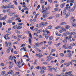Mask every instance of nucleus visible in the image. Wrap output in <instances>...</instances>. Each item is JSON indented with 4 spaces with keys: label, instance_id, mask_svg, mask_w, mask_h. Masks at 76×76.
<instances>
[{
    "label": "nucleus",
    "instance_id": "f257e3e1",
    "mask_svg": "<svg viewBox=\"0 0 76 76\" xmlns=\"http://www.w3.org/2000/svg\"><path fill=\"white\" fill-rule=\"evenodd\" d=\"M7 15H6L4 17H3L0 15V20H4L7 18Z\"/></svg>",
    "mask_w": 76,
    "mask_h": 76
},
{
    "label": "nucleus",
    "instance_id": "f03ea898",
    "mask_svg": "<svg viewBox=\"0 0 76 76\" xmlns=\"http://www.w3.org/2000/svg\"><path fill=\"white\" fill-rule=\"evenodd\" d=\"M9 64H10V65H9V69H12V67H13V63L12 64V62L10 61L9 62ZM11 64H12V65H11Z\"/></svg>",
    "mask_w": 76,
    "mask_h": 76
},
{
    "label": "nucleus",
    "instance_id": "7ed1b4c3",
    "mask_svg": "<svg viewBox=\"0 0 76 76\" xmlns=\"http://www.w3.org/2000/svg\"><path fill=\"white\" fill-rule=\"evenodd\" d=\"M8 33H9V34H7L5 35L4 36V37L5 39L6 40H7V38H6V37H8L9 36V35H10V34H11V32H8Z\"/></svg>",
    "mask_w": 76,
    "mask_h": 76
},
{
    "label": "nucleus",
    "instance_id": "20e7f679",
    "mask_svg": "<svg viewBox=\"0 0 76 76\" xmlns=\"http://www.w3.org/2000/svg\"><path fill=\"white\" fill-rule=\"evenodd\" d=\"M70 64L72 65V61L70 62V61H69V62L67 63L66 64V67H69Z\"/></svg>",
    "mask_w": 76,
    "mask_h": 76
},
{
    "label": "nucleus",
    "instance_id": "39448f33",
    "mask_svg": "<svg viewBox=\"0 0 76 76\" xmlns=\"http://www.w3.org/2000/svg\"><path fill=\"white\" fill-rule=\"evenodd\" d=\"M36 55L37 56V57H38L39 58H41V57H42V56H43L40 53H39V54H36Z\"/></svg>",
    "mask_w": 76,
    "mask_h": 76
},
{
    "label": "nucleus",
    "instance_id": "423d86ee",
    "mask_svg": "<svg viewBox=\"0 0 76 76\" xmlns=\"http://www.w3.org/2000/svg\"><path fill=\"white\" fill-rule=\"evenodd\" d=\"M12 43L11 42H9L7 45V47H9V46H12Z\"/></svg>",
    "mask_w": 76,
    "mask_h": 76
},
{
    "label": "nucleus",
    "instance_id": "0eeeda50",
    "mask_svg": "<svg viewBox=\"0 0 76 76\" xmlns=\"http://www.w3.org/2000/svg\"><path fill=\"white\" fill-rule=\"evenodd\" d=\"M51 7H45L44 8L45 10L46 11H48L49 9H50Z\"/></svg>",
    "mask_w": 76,
    "mask_h": 76
},
{
    "label": "nucleus",
    "instance_id": "6e6552de",
    "mask_svg": "<svg viewBox=\"0 0 76 76\" xmlns=\"http://www.w3.org/2000/svg\"><path fill=\"white\" fill-rule=\"evenodd\" d=\"M11 50V49H10V47L8 48L7 50V53H10V51Z\"/></svg>",
    "mask_w": 76,
    "mask_h": 76
},
{
    "label": "nucleus",
    "instance_id": "1a4fd4ad",
    "mask_svg": "<svg viewBox=\"0 0 76 76\" xmlns=\"http://www.w3.org/2000/svg\"><path fill=\"white\" fill-rule=\"evenodd\" d=\"M64 6H65V3L62 4H61L60 6V7L61 8H63L64 7Z\"/></svg>",
    "mask_w": 76,
    "mask_h": 76
},
{
    "label": "nucleus",
    "instance_id": "9d476101",
    "mask_svg": "<svg viewBox=\"0 0 76 76\" xmlns=\"http://www.w3.org/2000/svg\"><path fill=\"white\" fill-rule=\"evenodd\" d=\"M75 7H76V5H75L73 7L72 9V12H73L74 11V10H75Z\"/></svg>",
    "mask_w": 76,
    "mask_h": 76
},
{
    "label": "nucleus",
    "instance_id": "9b49d317",
    "mask_svg": "<svg viewBox=\"0 0 76 76\" xmlns=\"http://www.w3.org/2000/svg\"><path fill=\"white\" fill-rule=\"evenodd\" d=\"M63 15H66V10H64L63 11Z\"/></svg>",
    "mask_w": 76,
    "mask_h": 76
},
{
    "label": "nucleus",
    "instance_id": "f8f14e48",
    "mask_svg": "<svg viewBox=\"0 0 76 76\" xmlns=\"http://www.w3.org/2000/svg\"><path fill=\"white\" fill-rule=\"evenodd\" d=\"M50 11H45V15H47L48 14H50Z\"/></svg>",
    "mask_w": 76,
    "mask_h": 76
},
{
    "label": "nucleus",
    "instance_id": "ddd939ff",
    "mask_svg": "<svg viewBox=\"0 0 76 76\" xmlns=\"http://www.w3.org/2000/svg\"><path fill=\"white\" fill-rule=\"evenodd\" d=\"M22 26H20L17 28V29H22Z\"/></svg>",
    "mask_w": 76,
    "mask_h": 76
},
{
    "label": "nucleus",
    "instance_id": "4468645a",
    "mask_svg": "<svg viewBox=\"0 0 76 76\" xmlns=\"http://www.w3.org/2000/svg\"><path fill=\"white\" fill-rule=\"evenodd\" d=\"M5 73L6 72L5 71H3L1 72V74L2 75H4L5 74Z\"/></svg>",
    "mask_w": 76,
    "mask_h": 76
},
{
    "label": "nucleus",
    "instance_id": "2eb2a0df",
    "mask_svg": "<svg viewBox=\"0 0 76 76\" xmlns=\"http://www.w3.org/2000/svg\"><path fill=\"white\" fill-rule=\"evenodd\" d=\"M11 4L10 3V4H8V6H9V7L10 8H13V5H10V4Z\"/></svg>",
    "mask_w": 76,
    "mask_h": 76
},
{
    "label": "nucleus",
    "instance_id": "dca6fc26",
    "mask_svg": "<svg viewBox=\"0 0 76 76\" xmlns=\"http://www.w3.org/2000/svg\"><path fill=\"white\" fill-rule=\"evenodd\" d=\"M40 24L41 26H42V27L44 26V23L42 22Z\"/></svg>",
    "mask_w": 76,
    "mask_h": 76
},
{
    "label": "nucleus",
    "instance_id": "f3484780",
    "mask_svg": "<svg viewBox=\"0 0 76 76\" xmlns=\"http://www.w3.org/2000/svg\"><path fill=\"white\" fill-rule=\"evenodd\" d=\"M52 28L53 27L51 25L49 26L48 27V29H52Z\"/></svg>",
    "mask_w": 76,
    "mask_h": 76
},
{
    "label": "nucleus",
    "instance_id": "a211bd4d",
    "mask_svg": "<svg viewBox=\"0 0 76 76\" xmlns=\"http://www.w3.org/2000/svg\"><path fill=\"white\" fill-rule=\"evenodd\" d=\"M47 16H48L47 15H46L45 14H43L42 15V17L44 19H45Z\"/></svg>",
    "mask_w": 76,
    "mask_h": 76
},
{
    "label": "nucleus",
    "instance_id": "6ab92c4d",
    "mask_svg": "<svg viewBox=\"0 0 76 76\" xmlns=\"http://www.w3.org/2000/svg\"><path fill=\"white\" fill-rule=\"evenodd\" d=\"M48 37H49V36H48V35L47 34H46L45 35V38L46 39H48Z\"/></svg>",
    "mask_w": 76,
    "mask_h": 76
},
{
    "label": "nucleus",
    "instance_id": "aec40b11",
    "mask_svg": "<svg viewBox=\"0 0 76 76\" xmlns=\"http://www.w3.org/2000/svg\"><path fill=\"white\" fill-rule=\"evenodd\" d=\"M65 28L66 29H69L70 28V26H65Z\"/></svg>",
    "mask_w": 76,
    "mask_h": 76
},
{
    "label": "nucleus",
    "instance_id": "412c9836",
    "mask_svg": "<svg viewBox=\"0 0 76 76\" xmlns=\"http://www.w3.org/2000/svg\"><path fill=\"white\" fill-rule=\"evenodd\" d=\"M53 18H54V16H52L49 17L48 19H53Z\"/></svg>",
    "mask_w": 76,
    "mask_h": 76
},
{
    "label": "nucleus",
    "instance_id": "4be33fe9",
    "mask_svg": "<svg viewBox=\"0 0 76 76\" xmlns=\"http://www.w3.org/2000/svg\"><path fill=\"white\" fill-rule=\"evenodd\" d=\"M10 8L8 10H6V12H8V13H10Z\"/></svg>",
    "mask_w": 76,
    "mask_h": 76
},
{
    "label": "nucleus",
    "instance_id": "5701e85b",
    "mask_svg": "<svg viewBox=\"0 0 76 76\" xmlns=\"http://www.w3.org/2000/svg\"><path fill=\"white\" fill-rule=\"evenodd\" d=\"M17 63H18V65H17L18 67H19V65H20V61H19L17 62Z\"/></svg>",
    "mask_w": 76,
    "mask_h": 76
},
{
    "label": "nucleus",
    "instance_id": "b1692460",
    "mask_svg": "<svg viewBox=\"0 0 76 76\" xmlns=\"http://www.w3.org/2000/svg\"><path fill=\"white\" fill-rule=\"evenodd\" d=\"M24 51H26V47H24L23 48Z\"/></svg>",
    "mask_w": 76,
    "mask_h": 76
},
{
    "label": "nucleus",
    "instance_id": "393cba45",
    "mask_svg": "<svg viewBox=\"0 0 76 76\" xmlns=\"http://www.w3.org/2000/svg\"><path fill=\"white\" fill-rule=\"evenodd\" d=\"M69 13H67L66 15V18H68V17L69 16Z\"/></svg>",
    "mask_w": 76,
    "mask_h": 76
},
{
    "label": "nucleus",
    "instance_id": "a878e982",
    "mask_svg": "<svg viewBox=\"0 0 76 76\" xmlns=\"http://www.w3.org/2000/svg\"><path fill=\"white\" fill-rule=\"evenodd\" d=\"M40 73L41 74H42V73H44V70H42L40 72Z\"/></svg>",
    "mask_w": 76,
    "mask_h": 76
},
{
    "label": "nucleus",
    "instance_id": "bb28decb",
    "mask_svg": "<svg viewBox=\"0 0 76 76\" xmlns=\"http://www.w3.org/2000/svg\"><path fill=\"white\" fill-rule=\"evenodd\" d=\"M31 42H32V39H31L29 38V44H31Z\"/></svg>",
    "mask_w": 76,
    "mask_h": 76
},
{
    "label": "nucleus",
    "instance_id": "cd10ccee",
    "mask_svg": "<svg viewBox=\"0 0 76 76\" xmlns=\"http://www.w3.org/2000/svg\"><path fill=\"white\" fill-rule=\"evenodd\" d=\"M72 72V71H70L69 72H68V76H69L70 74H71V73Z\"/></svg>",
    "mask_w": 76,
    "mask_h": 76
},
{
    "label": "nucleus",
    "instance_id": "c85d7f7f",
    "mask_svg": "<svg viewBox=\"0 0 76 76\" xmlns=\"http://www.w3.org/2000/svg\"><path fill=\"white\" fill-rule=\"evenodd\" d=\"M67 56L68 57H71L72 55L71 54V53H69L68 54Z\"/></svg>",
    "mask_w": 76,
    "mask_h": 76
},
{
    "label": "nucleus",
    "instance_id": "c756f323",
    "mask_svg": "<svg viewBox=\"0 0 76 76\" xmlns=\"http://www.w3.org/2000/svg\"><path fill=\"white\" fill-rule=\"evenodd\" d=\"M12 28H14V29H15L17 28V25H16V26H14Z\"/></svg>",
    "mask_w": 76,
    "mask_h": 76
},
{
    "label": "nucleus",
    "instance_id": "7c9ffc66",
    "mask_svg": "<svg viewBox=\"0 0 76 76\" xmlns=\"http://www.w3.org/2000/svg\"><path fill=\"white\" fill-rule=\"evenodd\" d=\"M12 38H14V39H16V38H17V37L14 35H12Z\"/></svg>",
    "mask_w": 76,
    "mask_h": 76
},
{
    "label": "nucleus",
    "instance_id": "2f4dec72",
    "mask_svg": "<svg viewBox=\"0 0 76 76\" xmlns=\"http://www.w3.org/2000/svg\"><path fill=\"white\" fill-rule=\"evenodd\" d=\"M1 7L2 9H6V6H4V5H3L1 6Z\"/></svg>",
    "mask_w": 76,
    "mask_h": 76
},
{
    "label": "nucleus",
    "instance_id": "473e14b6",
    "mask_svg": "<svg viewBox=\"0 0 76 76\" xmlns=\"http://www.w3.org/2000/svg\"><path fill=\"white\" fill-rule=\"evenodd\" d=\"M71 34L72 35H76V33L75 32H71Z\"/></svg>",
    "mask_w": 76,
    "mask_h": 76
},
{
    "label": "nucleus",
    "instance_id": "72a5a7b5",
    "mask_svg": "<svg viewBox=\"0 0 76 76\" xmlns=\"http://www.w3.org/2000/svg\"><path fill=\"white\" fill-rule=\"evenodd\" d=\"M15 32L16 33H17V34H20V31L18 30H15Z\"/></svg>",
    "mask_w": 76,
    "mask_h": 76
},
{
    "label": "nucleus",
    "instance_id": "f704fd0d",
    "mask_svg": "<svg viewBox=\"0 0 76 76\" xmlns=\"http://www.w3.org/2000/svg\"><path fill=\"white\" fill-rule=\"evenodd\" d=\"M9 59L10 60H12V59H13V57H12V55H11L10 56Z\"/></svg>",
    "mask_w": 76,
    "mask_h": 76
},
{
    "label": "nucleus",
    "instance_id": "c9c22d12",
    "mask_svg": "<svg viewBox=\"0 0 76 76\" xmlns=\"http://www.w3.org/2000/svg\"><path fill=\"white\" fill-rule=\"evenodd\" d=\"M61 29H62L64 31H65V32H66V30L65 28H62V27H61Z\"/></svg>",
    "mask_w": 76,
    "mask_h": 76
},
{
    "label": "nucleus",
    "instance_id": "e433bc0d",
    "mask_svg": "<svg viewBox=\"0 0 76 76\" xmlns=\"http://www.w3.org/2000/svg\"><path fill=\"white\" fill-rule=\"evenodd\" d=\"M70 45L71 46H72V47H73L74 46H75V45L74 43H71L70 44Z\"/></svg>",
    "mask_w": 76,
    "mask_h": 76
},
{
    "label": "nucleus",
    "instance_id": "4c0bfd02",
    "mask_svg": "<svg viewBox=\"0 0 76 76\" xmlns=\"http://www.w3.org/2000/svg\"><path fill=\"white\" fill-rule=\"evenodd\" d=\"M48 43L49 44V45H51V44H52V42L51 41H49L48 42Z\"/></svg>",
    "mask_w": 76,
    "mask_h": 76
},
{
    "label": "nucleus",
    "instance_id": "58836bf2",
    "mask_svg": "<svg viewBox=\"0 0 76 76\" xmlns=\"http://www.w3.org/2000/svg\"><path fill=\"white\" fill-rule=\"evenodd\" d=\"M34 26H33L32 27H30V29H31L32 31H33L34 30Z\"/></svg>",
    "mask_w": 76,
    "mask_h": 76
},
{
    "label": "nucleus",
    "instance_id": "ea45409f",
    "mask_svg": "<svg viewBox=\"0 0 76 76\" xmlns=\"http://www.w3.org/2000/svg\"><path fill=\"white\" fill-rule=\"evenodd\" d=\"M65 24H66V22H63L61 23V25H65Z\"/></svg>",
    "mask_w": 76,
    "mask_h": 76
},
{
    "label": "nucleus",
    "instance_id": "a19ab883",
    "mask_svg": "<svg viewBox=\"0 0 76 76\" xmlns=\"http://www.w3.org/2000/svg\"><path fill=\"white\" fill-rule=\"evenodd\" d=\"M66 70V68H65V67L63 68V72H65Z\"/></svg>",
    "mask_w": 76,
    "mask_h": 76
},
{
    "label": "nucleus",
    "instance_id": "79ce46f5",
    "mask_svg": "<svg viewBox=\"0 0 76 76\" xmlns=\"http://www.w3.org/2000/svg\"><path fill=\"white\" fill-rule=\"evenodd\" d=\"M60 56H61V57H63L64 56V54L62 53H61L60 54Z\"/></svg>",
    "mask_w": 76,
    "mask_h": 76
},
{
    "label": "nucleus",
    "instance_id": "37998d69",
    "mask_svg": "<svg viewBox=\"0 0 76 76\" xmlns=\"http://www.w3.org/2000/svg\"><path fill=\"white\" fill-rule=\"evenodd\" d=\"M70 34V33L69 32H68V31L66 32V35H69Z\"/></svg>",
    "mask_w": 76,
    "mask_h": 76
},
{
    "label": "nucleus",
    "instance_id": "c03bdc74",
    "mask_svg": "<svg viewBox=\"0 0 76 76\" xmlns=\"http://www.w3.org/2000/svg\"><path fill=\"white\" fill-rule=\"evenodd\" d=\"M49 38V40H52V39H53V37L51 36Z\"/></svg>",
    "mask_w": 76,
    "mask_h": 76
},
{
    "label": "nucleus",
    "instance_id": "a18cd8bd",
    "mask_svg": "<svg viewBox=\"0 0 76 76\" xmlns=\"http://www.w3.org/2000/svg\"><path fill=\"white\" fill-rule=\"evenodd\" d=\"M71 61L72 62H73V63H76V60H72Z\"/></svg>",
    "mask_w": 76,
    "mask_h": 76
},
{
    "label": "nucleus",
    "instance_id": "49530a36",
    "mask_svg": "<svg viewBox=\"0 0 76 76\" xmlns=\"http://www.w3.org/2000/svg\"><path fill=\"white\" fill-rule=\"evenodd\" d=\"M60 43H58V44L56 45V47H58L60 45Z\"/></svg>",
    "mask_w": 76,
    "mask_h": 76
},
{
    "label": "nucleus",
    "instance_id": "de8ad7c7",
    "mask_svg": "<svg viewBox=\"0 0 76 76\" xmlns=\"http://www.w3.org/2000/svg\"><path fill=\"white\" fill-rule=\"evenodd\" d=\"M61 28V26H57V27H55V29H59V28Z\"/></svg>",
    "mask_w": 76,
    "mask_h": 76
},
{
    "label": "nucleus",
    "instance_id": "09e8293b",
    "mask_svg": "<svg viewBox=\"0 0 76 76\" xmlns=\"http://www.w3.org/2000/svg\"><path fill=\"white\" fill-rule=\"evenodd\" d=\"M41 29L38 30V32H37V33L39 34V33H40V32H41Z\"/></svg>",
    "mask_w": 76,
    "mask_h": 76
},
{
    "label": "nucleus",
    "instance_id": "8fccbe9b",
    "mask_svg": "<svg viewBox=\"0 0 76 76\" xmlns=\"http://www.w3.org/2000/svg\"><path fill=\"white\" fill-rule=\"evenodd\" d=\"M54 10L55 11H57V10H58V8H56L54 9Z\"/></svg>",
    "mask_w": 76,
    "mask_h": 76
},
{
    "label": "nucleus",
    "instance_id": "3c124183",
    "mask_svg": "<svg viewBox=\"0 0 76 76\" xmlns=\"http://www.w3.org/2000/svg\"><path fill=\"white\" fill-rule=\"evenodd\" d=\"M63 42L64 43H66L67 42V41L66 39H64L63 41Z\"/></svg>",
    "mask_w": 76,
    "mask_h": 76
},
{
    "label": "nucleus",
    "instance_id": "603ef678",
    "mask_svg": "<svg viewBox=\"0 0 76 76\" xmlns=\"http://www.w3.org/2000/svg\"><path fill=\"white\" fill-rule=\"evenodd\" d=\"M45 1L43 0H41V3H44Z\"/></svg>",
    "mask_w": 76,
    "mask_h": 76
},
{
    "label": "nucleus",
    "instance_id": "864d4df0",
    "mask_svg": "<svg viewBox=\"0 0 76 76\" xmlns=\"http://www.w3.org/2000/svg\"><path fill=\"white\" fill-rule=\"evenodd\" d=\"M4 1H5V2H6V1H7L8 2H9V0H3L2 1V3L4 2Z\"/></svg>",
    "mask_w": 76,
    "mask_h": 76
},
{
    "label": "nucleus",
    "instance_id": "5fc2aeb1",
    "mask_svg": "<svg viewBox=\"0 0 76 76\" xmlns=\"http://www.w3.org/2000/svg\"><path fill=\"white\" fill-rule=\"evenodd\" d=\"M69 39H71V38H72V35H70L69 36Z\"/></svg>",
    "mask_w": 76,
    "mask_h": 76
},
{
    "label": "nucleus",
    "instance_id": "6e6d98bb",
    "mask_svg": "<svg viewBox=\"0 0 76 76\" xmlns=\"http://www.w3.org/2000/svg\"><path fill=\"white\" fill-rule=\"evenodd\" d=\"M37 51H39V52H41V50H39V49L38 48H37Z\"/></svg>",
    "mask_w": 76,
    "mask_h": 76
},
{
    "label": "nucleus",
    "instance_id": "4d7b16f0",
    "mask_svg": "<svg viewBox=\"0 0 76 76\" xmlns=\"http://www.w3.org/2000/svg\"><path fill=\"white\" fill-rule=\"evenodd\" d=\"M36 64H37V59H36L34 63V65Z\"/></svg>",
    "mask_w": 76,
    "mask_h": 76
},
{
    "label": "nucleus",
    "instance_id": "13d9d810",
    "mask_svg": "<svg viewBox=\"0 0 76 76\" xmlns=\"http://www.w3.org/2000/svg\"><path fill=\"white\" fill-rule=\"evenodd\" d=\"M29 36L30 38H31V39L32 38V34H29Z\"/></svg>",
    "mask_w": 76,
    "mask_h": 76
},
{
    "label": "nucleus",
    "instance_id": "bf43d9fd",
    "mask_svg": "<svg viewBox=\"0 0 76 76\" xmlns=\"http://www.w3.org/2000/svg\"><path fill=\"white\" fill-rule=\"evenodd\" d=\"M15 18H17V17H18L19 15H14Z\"/></svg>",
    "mask_w": 76,
    "mask_h": 76
},
{
    "label": "nucleus",
    "instance_id": "052dcab7",
    "mask_svg": "<svg viewBox=\"0 0 76 76\" xmlns=\"http://www.w3.org/2000/svg\"><path fill=\"white\" fill-rule=\"evenodd\" d=\"M72 26H74V27H76V24H75V23H73L72 24Z\"/></svg>",
    "mask_w": 76,
    "mask_h": 76
},
{
    "label": "nucleus",
    "instance_id": "680f3d73",
    "mask_svg": "<svg viewBox=\"0 0 76 76\" xmlns=\"http://www.w3.org/2000/svg\"><path fill=\"white\" fill-rule=\"evenodd\" d=\"M42 68L43 70H46V67H42Z\"/></svg>",
    "mask_w": 76,
    "mask_h": 76
},
{
    "label": "nucleus",
    "instance_id": "e2e57ef3",
    "mask_svg": "<svg viewBox=\"0 0 76 76\" xmlns=\"http://www.w3.org/2000/svg\"><path fill=\"white\" fill-rule=\"evenodd\" d=\"M24 10H29V9H28V8H27V7H25L24 9Z\"/></svg>",
    "mask_w": 76,
    "mask_h": 76
},
{
    "label": "nucleus",
    "instance_id": "0e129e2a",
    "mask_svg": "<svg viewBox=\"0 0 76 76\" xmlns=\"http://www.w3.org/2000/svg\"><path fill=\"white\" fill-rule=\"evenodd\" d=\"M9 14L10 15V16H12V15H13V14H12V12L9 13Z\"/></svg>",
    "mask_w": 76,
    "mask_h": 76
},
{
    "label": "nucleus",
    "instance_id": "69168bd1",
    "mask_svg": "<svg viewBox=\"0 0 76 76\" xmlns=\"http://www.w3.org/2000/svg\"><path fill=\"white\" fill-rule=\"evenodd\" d=\"M68 48H69V49H72V47L71 46H69L68 47Z\"/></svg>",
    "mask_w": 76,
    "mask_h": 76
},
{
    "label": "nucleus",
    "instance_id": "338daca9",
    "mask_svg": "<svg viewBox=\"0 0 76 76\" xmlns=\"http://www.w3.org/2000/svg\"><path fill=\"white\" fill-rule=\"evenodd\" d=\"M60 16V15L58 14H57L56 15V17H57V18H58V17Z\"/></svg>",
    "mask_w": 76,
    "mask_h": 76
},
{
    "label": "nucleus",
    "instance_id": "774afa93",
    "mask_svg": "<svg viewBox=\"0 0 76 76\" xmlns=\"http://www.w3.org/2000/svg\"><path fill=\"white\" fill-rule=\"evenodd\" d=\"M45 31L46 32H47V31H48V30H47V28H45Z\"/></svg>",
    "mask_w": 76,
    "mask_h": 76
}]
</instances>
